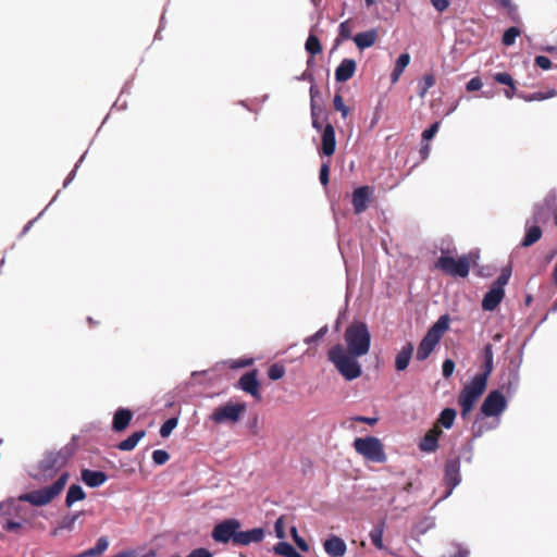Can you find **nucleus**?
I'll list each match as a JSON object with an SVG mask.
<instances>
[{"label":"nucleus","mask_w":557,"mask_h":557,"mask_svg":"<svg viewBox=\"0 0 557 557\" xmlns=\"http://www.w3.org/2000/svg\"><path fill=\"white\" fill-rule=\"evenodd\" d=\"M292 532V535L294 537V541L296 543V545L302 550V552H307L309 549V545L307 544V542L300 537L297 533V529L295 527L292 528L290 530Z\"/></svg>","instance_id":"8fccbe9b"},{"label":"nucleus","mask_w":557,"mask_h":557,"mask_svg":"<svg viewBox=\"0 0 557 557\" xmlns=\"http://www.w3.org/2000/svg\"><path fill=\"white\" fill-rule=\"evenodd\" d=\"M0 525L4 531L17 535L25 534L32 529V522H18L17 520H9L3 518H0Z\"/></svg>","instance_id":"b1692460"},{"label":"nucleus","mask_w":557,"mask_h":557,"mask_svg":"<svg viewBox=\"0 0 557 557\" xmlns=\"http://www.w3.org/2000/svg\"><path fill=\"white\" fill-rule=\"evenodd\" d=\"M329 177H330V165H329V163H323L321 165L320 175H319L320 182L323 186H327L329 181H330Z\"/></svg>","instance_id":"603ef678"},{"label":"nucleus","mask_w":557,"mask_h":557,"mask_svg":"<svg viewBox=\"0 0 557 557\" xmlns=\"http://www.w3.org/2000/svg\"><path fill=\"white\" fill-rule=\"evenodd\" d=\"M542 236L543 231L541 228V225L527 220L524 236L520 243V246L523 248H528L536 244L542 238Z\"/></svg>","instance_id":"6ab92c4d"},{"label":"nucleus","mask_w":557,"mask_h":557,"mask_svg":"<svg viewBox=\"0 0 557 557\" xmlns=\"http://www.w3.org/2000/svg\"><path fill=\"white\" fill-rule=\"evenodd\" d=\"M177 425V419L176 418H170L168 419L160 428V435L162 437H168L172 433V431Z\"/></svg>","instance_id":"de8ad7c7"},{"label":"nucleus","mask_w":557,"mask_h":557,"mask_svg":"<svg viewBox=\"0 0 557 557\" xmlns=\"http://www.w3.org/2000/svg\"><path fill=\"white\" fill-rule=\"evenodd\" d=\"M355 420L358 422H363V423L370 424V425H374L377 422V418H369V417H362V416L355 418Z\"/></svg>","instance_id":"e2e57ef3"},{"label":"nucleus","mask_w":557,"mask_h":557,"mask_svg":"<svg viewBox=\"0 0 557 557\" xmlns=\"http://www.w3.org/2000/svg\"><path fill=\"white\" fill-rule=\"evenodd\" d=\"M69 472H63L52 485L21 494L17 497V500L29 503L37 507L46 506L61 494L69 481Z\"/></svg>","instance_id":"20e7f679"},{"label":"nucleus","mask_w":557,"mask_h":557,"mask_svg":"<svg viewBox=\"0 0 557 557\" xmlns=\"http://www.w3.org/2000/svg\"><path fill=\"white\" fill-rule=\"evenodd\" d=\"M333 106L336 111L342 114V117L346 119L350 112L349 108L344 103L342 95L335 94L333 99Z\"/></svg>","instance_id":"a18cd8bd"},{"label":"nucleus","mask_w":557,"mask_h":557,"mask_svg":"<svg viewBox=\"0 0 557 557\" xmlns=\"http://www.w3.org/2000/svg\"><path fill=\"white\" fill-rule=\"evenodd\" d=\"M274 552L277 555H281L284 557H292L296 553V549L293 547L292 544H289L287 542H278L274 546Z\"/></svg>","instance_id":"37998d69"},{"label":"nucleus","mask_w":557,"mask_h":557,"mask_svg":"<svg viewBox=\"0 0 557 557\" xmlns=\"http://www.w3.org/2000/svg\"><path fill=\"white\" fill-rule=\"evenodd\" d=\"M520 35V29L518 27H509L505 30L503 35V45L505 46H511L515 44L516 38Z\"/></svg>","instance_id":"c03bdc74"},{"label":"nucleus","mask_w":557,"mask_h":557,"mask_svg":"<svg viewBox=\"0 0 557 557\" xmlns=\"http://www.w3.org/2000/svg\"><path fill=\"white\" fill-rule=\"evenodd\" d=\"M493 346L492 344H486L483 348V364H482V372L476 374L481 379H484L485 381L488 380V376L491 375L493 371Z\"/></svg>","instance_id":"c85d7f7f"},{"label":"nucleus","mask_w":557,"mask_h":557,"mask_svg":"<svg viewBox=\"0 0 557 557\" xmlns=\"http://www.w3.org/2000/svg\"><path fill=\"white\" fill-rule=\"evenodd\" d=\"M318 95H319V90H318L317 86H315V85H311V87H310L311 109H312L313 107H315V106H314V98H315Z\"/></svg>","instance_id":"69168bd1"},{"label":"nucleus","mask_w":557,"mask_h":557,"mask_svg":"<svg viewBox=\"0 0 557 557\" xmlns=\"http://www.w3.org/2000/svg\"><path fill=\"white\" fill-rule=\"evenodd\" d=\"M372 190L369 186H361L352 191V207L356 214H360L368 209Z\"/></svg>","instance_id":"f3484780"},{"label":"nucleus","mask_w":557,"mask_h":557,"mask_svg":"<svg viewBox=\"0 0 557 557\" xmlns=\"http://www.w3.org/2000/svg\"><path fill=\"white\" fill-rule=\"evenodd\" d=\"M132 418L133 412L129 409L119 408L113 416L112 429L115 432L124 431L128 426Z\"/></svg>","instance_id":"a878e982"},{"label":"nucleus","mask_w":557,"mask_h":557,"mask_svg":"<svg viewBox=\"0 0 557 557\" xmlns=\"http://www.w3.org/2000/svg\"><path fill=\"white\" fill-rule=\"evenodd\" d=\"M379 38V34L376 29H370L367 32L358 33L352 37L354 42L357 48L360 50H364L367 48L372 47Z\"/></svg>","instance_id":"393cba45"},{"label":"nucleus","mask_w":557,"mask_h":557,"mask_svg":"<svg viewBox=\"0 0 557 557\" xmlns=\"http://www.w3.org/2000/svg\"><path fill=\"white\" fill-rule=\"evenodd\" d=\"M482 81L479 76L472 77L466 85L467 91H476L482 88Z\"/></svg>","instance_id":"5fc2aeb1"},{"label":"nucleus","mask_w":557,"mask_h":557,"mask_svg":"<svg viewBox=\"0 0 557 557\" xmlns=\"http://www.w3.org/2000/svg\"><path fill=\"white\" fill-rule=\"evenodd\" d=\"M145 436H146L145 430L136 431L132 435H129L127 438H125L124 441H121L117 444V448L123 451H131L137 446L138 442L141 438H144Z\"/></svg>","instance_id":"7c9ffc66"},{"label":"nucleus","mask_w":557,"mask_h":557,"mask_svg":"<svg viewBox=\"0 0 557 557\" xmlns=\"http://www.w3.org/2000/svg\"><path fill=\"white\" fill-rule=\"evenodd\" d=\"M109 547V541L107 536H101L98 539L96 545L83 553H81L76 557H98L102 555Z\"/></svg>","instance_id":"2f4dec72"},{"label":"nucleus","mask_w":557,"mask_h":557,"mask_svg":"<svg viewBox=\"0 0 557 557\" xmlns=\"http://www.w3.org/2000/svg\"><path fill=\"white\" fill-rule=\"evenodd\" d=\"M86 498V493L82 488L81 485L72 484L69 487L66 498H65V505L67 507H71L75 502L83 500Z\"/></svg>","instance_id":"f704fd0d"},{"label":"nucleus","mask_w":557,"mask_h":557,"mask_svg":"<svg viewBox=\"0 0 557 557\" xmlns=\"http://www.w3.org/2000/svg\"><path fill=\"white\" fill-rule=\"evenodd\" d=\"M346 350L352 355L364 356L370 350L371 334L364 322L356 321L350 323L344 332Z\"/></svg>","instance_id":"7ed1b4c3"},{"label":"nucleus","mask_w":557,"mask_h":557,"mask_svg":"<svg viewBox=\"0 0 557 557\" xmlns=\"http://www.w3.org/2000/svg\"><path fill=\"white\" fill-rule=\"evenodd\" d=\"M450 318L448 314H443L438 320L428 330L426 334L420 342L416 358L419 361H424L432 354L436 345L440 343L444 334L449 329Z\"/></svg>","instance_id":"39448f33"},{"label":"nucleus","mask_w":557,"mask_h":557,"mask_svg":"<svg viewBox=\"0 0 557 557\" xmlns=\"http://www.w3.org/2000/svg\"><path fill=\"white\" fill-rule=\"evenodd\" d=\"M493 78L498 84L506 85L508 87L504 90V95L507 99H512L516 95L517 88L511 75L506 72H502L494 74Z\"/></svg>","instance_id":"c756f323"},{"label":"nucleus","mask_w":557,"mask_h":557,"mask_svg":"<svg viewBox=\"0 0 557 557\" xmlns=\"http://www.w3.org/2000/svg\"><path fill=\"white\" fill-rule=\"evenodd\" d=\"M435 85V76L432 73L425 74L418 84V96L424 98L429 89Z\"/></svg>","instance_id":"58836bf2"},{"label":"nucleus","mask_w":557,"mask_h":557,"mask_svg":"<svg viewBox=\"0 0 557 557\" xmlns=\"http://www.w3.org/2000/svg\"><path fill=\"white\" fill-rule=\"evenodd\" d=\"M360 356L347 351L342 344L334 345L327 351L329 360L334 364L338 373L347 381H352L361 376L362 370L357 358Z\"/></svg>","instance_id":"f257e3e1"},{"label":"nucleus","mask_w":557,"mask_h":557,"mask_svg":"<svg viewBox=\"0 0 557 557\" xmlns=\"http://www.w3.org/2000/svg\"><path fill=\"white\" fill-rule=\"evenodd\" d=\"M384 528L385 523L384 521H381L370 531L369 534L372 544L380 550L385 549V546L383 544Z\"/></svg>","instance_id":"72a5a7b5"},{"label":"nucleus","mask_w":557,"mask_h":557,"mask_svg":"<svg viewBox=\"0 0 557 557\" xmlns=\"http://www.w3.org/2000/svg\"><path fill=\"white\" fill-rule=\"evenodd\" d=\"M556 95H557V91L555 89H548L547 91H537V92H533V94H529V95L518 94V97L523 99L527 102H531V101H541V100L549 99V98L555 97Z\"/></svg>","instance_id":"e433bc0d"},{"label":"nucleus","mask_w":557,"mask_h":557,"mask_svg":"<svg viewBox=\"0 0 557 557\" xmlns=\"http://www.w3.org/2000/svg\"><path fill=\"white\" fill-rule=\"evenodd\" d=\"M438 128H440V123L438 122L433 123L429 128L423 131L422 138L424 140H431L437 133Z\"/></svg>","instance_id":"864d4df0"},{"label":"nucleus","mask_w":557,"mask_h":557,"mask_svg":"<svg viewBox=\"0 0 557 557\" xmlns=\"http://www.w3.org/2000/svg\"><path fill=\"white\" fill-rule=\"evenodd\" d=\"M495 3H497L503 9H506L508 13H511L515 11V5L512 4L511 0H493Z\"/></svg>","instance_id":"680f3d73"},{"label":"nucleus","mask_w":557,"mask_h":557,"mask_svg":"<svg viewBox=\"0 0 557 557\" xmlns=\"http://www.w3.org/2000/svg\"><path fill=\"white\" fill-rule=\"evenodd\" d=\"M326 333H327V326H323L318 332H315L313 335L307 337L305 339V343L306 344H311L313 342H317V341L321 339L322 337H324V335Z\"/></svg>","instance_id":"6e6d98bb"},{"label":"nucleus","mask_w":557,"mask_h":557,"mask_svg":"<svg viewBox=\"0 0 557 557\" xmlns=\"http://www.w3.org/2000/svg\"><path fill=\"white\" fill-rule=\"evenodd\" d=\"M409 62H410L409 53H401L397 58L395 66L391 74V79L393 83H396L399 79V77L404 73L405 69L408 66Z\"/></svg>","instance_id":"473e14b6"},{"label":"nucleus","mask_w":557,"mask_h":557,"mask_svg":"<svg viewBox=\"0 0 557 557\" xmlns=\"http://www.w3.org/2000/svg\"><path fill=\"white\" fill-rule=\"evenodd\" d=\"M456 410L453 408H445L441 413L435 424L438 426H444L445 429H450L456 419Z\"/></svg>","instance_id":"c9c22d12"},{"label":"nucleus","mask_w":557,"mask_h":557,"mask_svg":"<svg viewBox=\"0 0 557 557\" xmlns=\"http://www.w3.org/2000/svg\"><path fill=\"white\" fill-rule=\"evenodd\" d=\"M432 5L440 13L444 12L449 7L448 0H430Z\"/></svg>","instance_id":"052dcab7"},{"label":"nucleus","mask_w":557,"mask_h":557,"mask_svg":"<svg viewBox=\"0 0 557 557\" xmlns=\"http://www.w3.org/2000/svg\"><path fill=\"white\" fill-rule=\"evenodd\" d=\"M169 459L170 455L165 450L157 449L152 453V460L156 465H164Z\"/></svg>","instance_id":"09e8293b"},{"label":"nucleus","mask_w":557,"mask_h":557,"mask_svg":"<svg viewBox=\"0 0 557 557\" xmlns=\"http://www.w3.org/2000/svg\"><path fill=\"white\" fill-rule=\"evenodd\" d=\"M264 539V530L262 528H255L248 531H237L235 537L236 546H247L251 543H261Z\"/></svg>","instance_id":"a211bd4d"},{"label":"nucleus","mask_w":557,"mask_h":557,"mask_svg":"<svg viewBox=\"0 0 557 557\" xmlns=\"http://www.w3.org/2000/svg\"><path fill=\"white\" fill-rule=\"evenodd\" d=\"M443 431L438 424H434L421 438L419 449L424 453H434L438 448V440Z\"/></svg>","instance_id":"dca6fc26"},{"label":"nucleus","mask_w":557,"mask_h":557,"mask_svg":"<svg viewBox=\"0 0 557 557\" xmlns=\"http://www.w3.org/2000/svg\"><path fill=\"white\" fill-rule=\"evenodd\" d=\"M352 446L364 459L382 463L386 461V454L382 442L374 436L356 437Z\"/></svg>","instance_id":"423d86ee"},{"label":"nucleus","mask_w":557,"mask_h":557,"mask_svg":"<svg viewBox=\"0 0 557 557\" xmlns=\"http://www.w3.org/2000/svg\"><path fill=\"white\" fill-rule=\"evenodd\" d=\"M507 403L499 391H492L481 406V412L485 417H495L506 409Z\"/></svg>","instance_id":"ddd939ff"},{"label":"nucleus","mask_w":557,"mask_h":557,"mask_svg":"<svg viewBox=\"0 0 557 557\" xmlns=\"http://www.w3.org/2000/svg\"><path fill=\"white\" fill-rule=\"evenodd\" d=\"M81 515H83V512H76L74 515L64 516L61 519V521L59 522L58 529H63V530H69V531L73 530L74 524Z\"/></svg>","instance_id":"79ce46f5"},{"label":"nucleus","mask_w":557,"mask_h":557,"mask_svg":"<svg viewBox=\"0 0 557 557\" xmlns=\"http://www.w3.org/2000/svg\"><path fill=\"white\" fill-rule=\"evenodd\" d=\"M357 64L352 59H344L335 70V79L339 83L349 81L356 73Z\"/></svg>","instance_id":"412c9836"},{"label":"nucleus","mask_w":557,"mask_h":557,"mask_svg":"<svg viewBox=\"0 0 557 557\" xmlns=\"http://www.w3.org/2000/svg\"><path fill=\"white\" fill-rule=\"evenodd\" d=\"M275 534L278 539H283L285 536V527H284V518L280 517L274 524Z\"/></svg>","instance_id":"13d9d810"},{"label":"nucleus","mask_w":557,"mask_h":557,"mask_svg":"<svg viewBox=\"0 0 557 557\" xmlns=\"http://www.w3.org/2000/svg\"><path fill=\"white\" fill-rule=\"evenodd\" d=\"M21 502H10L5 505V510L1 513L0 518L9 520H17L18 522L32 520L36 517V512L20 504Z\"/></svg>","instance_id":"f8f14e48"},{"label":"nucleus","mask_w":557,"mask_h":557,"mask_svg":"<svg viewBox=\"0 0 557 557\" xmlns=\"http://www.w3.org/2000/svg\"><path fill=\"white\" fill-rule=\"evenodd\" d=\"M487 381L475 375L472 381L466 385L458 397L461 407V416L465 418L474 407L476 400L482 396L486 388Z\"/></svg>","instance_id":"0eeeda50"},{"label":"nucleus","mask_w":557,"mask_h":557,"mask_svg":"<svg viewBox=\"0 0 557 557\" xmlns=\"http://www.w3.org/2000/svg\"><path fill=\"white\" fill-rule=\"evenodd\" d=\"M81 476L84 483L89 487H98L107 481V474L102 471L83 469Z\"/></svg>","instance_id":"bb28decb"},{"label":"nucleus","mask_w":557,"mask_h":557,"mask_svg":"<svg viewBox=\"0 0 557 557\" xmlns=\"http://www.w3.org/2000/svg\"><path fill=\"white\" fill-rule=\"evenodd\" d=\"M284 374L285 368L283 364L280 363L272 364L268 370V376L273 381L282 379Z\"/></svg>","instance_id":"49530a36"},{"label":"nucleus","mask_w":557,"mask_h":557,"mask_svg":"<svg viewBox=\"0 0 557 557\" xmlns=\"http://www.w3.org/2000/svg\"><path fill=\"white\" fill-rule=\"evenodd\" d=\"M306 51L311 55L314 57L322 52V45L320 42V39L312 33L309 34L306 44H305Z\"/></svg>","instance_id":"4c0bfd02"},{"label":"nucleus","mask_w":557,"mask_h":557,"mask_svg":"<svg viewBox=\"0 0 557 557\" xmlns=\"http://www.w3.org/2000/svg\"><path fill=\"white\" fill-rule=\"evenodd\" d=\"M468 554H469V553H468V550H466V549H461V548H460V549H458V552H457L454 556H451V557H468Z\"/></svg>","instance_id":"774afa93"},{"label":"nucleus","mask_w":557,"mask_h":557,"mask_svg":"<svg viewBox=\"0 0 557 557\" xmlns=\"http://www.w3.org/2000/svg\"><path fill=\"white\" fill-rule=\"evenodd\" d=\"M72 457V449L64 446L58 451H49L39 462V469L46 478H51L62 469Z\"/></svg>","instance_id":"6e6552de"},{"label":"nucleus","mask_w":557,"mask_h":557,"mask_svg":"<svg viewBox=\"0 0 557 557\" xmlns=\"http://www.w3.org/2000/svg\"><path fill=\"white\" fill-rule=\"evenodd\" d=\"M311 110H312V112H311L312 113V126H313V128L319 131V129H321L322 126H321L320 122L318 121V116L315 113V107H313Z\"/></svg>","instance_id":"0e129e2a"},{"label":"nucleus","mask_w":557,"mask_h":557,"mask_svg":"<svg viewBox=\"0 0 557 557\" xmlns=\"http://www.w3.org/2000/svg\"><path fill=\"white\" fill-rule=\"evenodd\" d=\"M321 141V152L326 157H331L336 149L335 129L332 124L327 123L324 126Z\"/></svg>","instance_id":"aec40b11"},{"label":"nucleus","mask_w":557,"mask_h":557,"mask_svg":"<svg viewBox=\"0 0 557 557\" xmlns=\"http://www.w3.org/2000/svg\"><path fill=\"white\" fill-rule=\"evenodd\" d=\"M479 256L474 252L462 255L458 259L446 255V251H442V255L435 262V268L441 270L443 273L453 277H467L470 272V268L476 264Z\"/></svg>","instance_id":"f03ea898"},{"label":"nucleus","mask_w":557,"mask_h":557,"mask_svg":"<svg viewBox=\"0 0 557 557\" xmlns=\"http://www.w3.org/2000/svg\"><path fill=\"white\" fill-rule=\"evenodd\" d=\"M556 201V193L553 191L547 194L542 201L534 206L532 215L528 220L539 225L548 223L550 218H554Z\"/></svg>","instance_id":"1a4fd4ad"},{"label":"nucleus","mask_w":557,"mask_h":557,"mask_svg":"<svg viewBox=\"0 0 557 557\" xmlns=\"http://www.w3.org/2000/svg\"><path fill=\"white\" fill-rule=\"evenodd\" d=\"M445 484L448 487L447 495L460 483V460L458 457L448 459L445 463Z\"/></svg>","instance_id":"2eb2a0df"},{"label":"nucleus","mask_w":557,"mask_h":557,"mask_svg":"<svg viewBox=\"0 0 557 557\" xmlns=\"http://www.w3.org/2000/svg\"><path fill=\"white\" fill-rule=\"evenodd\" d=\"M454 370H455V362L451 359L444 360L443 366H442L443 376L445 379L450 377Z\"/></svg>","instance_id":"3c124183"},{"label":"nucleus","mask_w":557,"mask_h":557,"mask_svg":"<svg viewBox=\"0 0 557 557\" xmlns=\"http://www.w3.org/2000/svg\"><path fill=\"white\" fill-rule=\"evenodd\" d=\"M324 550L331 557H342L345 555L347 546L344 540L336 535H332L327 540L324 541L323 544Z\"/></svg>","instance_id":"5701e85b"},{"label":"nucleus","mask_w":557,"mask_h":557,"mask_svg":"<svg viewBox=\"0 0 557 557\" xmlns=\"http://www.w3.org/2000/svg\"><path fill=\"white\" fill-rule=\"evenodd\" d=\"M186 557H212L209 549L200 547L191 550Z\"/></svg>","instance_id":"bf43d9fd"},{"label":"nucleus","mask_w":557,"mask_h":557,"mask_svg":"<svg viewBox=\"0 0 557 557\" xmlns=\"http://www.w3.org/2000/svg\"><path fill=\"white\" fill-rule=\"evenodd\" d=\"M505 297V290H499L491 286L490 290L484 295L482 299V309L485 311L495 310Z\"/></svg>","instance_id":"4be33fe9"},{"label":"nucleus","mask_w":557,"mask_h":557,"mask_svg":"<svg viewBox=\"0 0 557 557\" xmlns=\"http://www.w3.org/2000/svg\"><path fill=\"white\" fill-rule=\"evenodd\" d=\"M240 522L237 519H226L215 524L212 530V539L218 543H228L230 541L235 545V537Z\"/></svg>","instance_id":"9b49d317"},{"label":"nucleus","mask_w":557,"mask_h":557,"mask_svg":"<svg viewBox=\"0 0 557 557\" xmlns=\"http://www.w3.org/2000/svg\"><path fill=\"white\" fill-rule=\"evenodd\" d=\"M246 411V404H232L227 403L224 406H220L214 409L211 414V420L215 423H224V422H237Z\"/></svg>","instance_id":"9d476101"},{"label":"nucleus","mask_w":557,"mask_h":557,"mask_svg":"<svg viewBox=\"0 0 557 557\" xmlns=\"http://www.w3.org/2000/svg\"><path fill=\"white\" fill-rule=\"evenodd\" d=\"M252 362H253V360L251 358L250 359H240V360H238L236 367H243V368L249 367L252 364Z\"/></svg>","instance_id":"338daca9"},{"label":"nucleus","mask_w":557,"mask_h":557,"mask_svg":"<svg viewBox=\"0 0 557 557\" xmlns=\"http://www.w3.org/2000/svg\"><path fill=\"white\" fill-rule=\"evenodd\" d=\"M350 38H352L350 20H346L339 24L338 36L335 39V42H336V45H339L342 41L348 40Z\"/></svg>","instance_id":"ea45409f"},{"label":"nucleus","mask_w":557,"mask_h":557,"mask_svg":"<svg viewBox=\"0 0 557 557\" xmlns=\"http://www.w3.org/2000/svg\"><path fill=\"white\" fill-rule=\"evenodd\" d=\"M237 387L251 395L255 399L261 400L260 382L258 380L257 370H251L243 374L238 380Z\"/></svg>","instance_id":"4468645a"},{"label":"nucleus","mask_w":557,"mask_h":557,"mask_svg":"<svg viewBox=\"0 0 557 557\" xmlns=\"http://www.w3.org/2000/svg\"><path fill=\"white\" fill-rule=\"evenodd\" d=\"M510 276H511V268L510 267L503 268L500 274L495 280V282L492 284V286L495 288H498L499 290H504V287H505V285L508 284Z\"/></svg>","instance_id":"a19ab883"},{"label":"nucleus","mask_w":557,"mask_h":557,"mask_svg":"<svg viewBox=\"0 0 557 557\" xmlns=\"http://www.w3.org/2000/svg\"><path fill=\"white\" fill-rule=\"evenodd\" d=\"M413 352V345L407 343L401 347L395 358V368L397 371H404L407 369Z\"/></svg>","instance_id":"cd10ccee"},{"label":"nucleus","mask_w":557,"mask_h":557,"mask_svg":"<svg viewBox=\"0 0 557 557\" xmlns=\"http://www.w3.org/2000/svg\"><path fill=\"white\" fill-rule=\"evenodd\" d=\"M535 64L542 70H549L552 67V61L545 55H537L535 58Z\"/></svg>","instance_id":"4d7b16f0"}]
</instances>
